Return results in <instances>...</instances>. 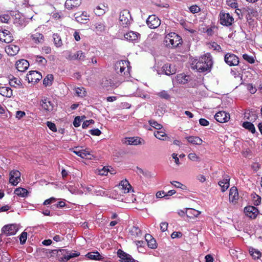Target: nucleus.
<instances>
[{"mask_svg": "<svg viewBox=\"0 0 262 262\" xmlns=\"http://www.w3.org/2000/svg\"><path fill=\"white\" fill-rule=\"evenodd\" d=\"M253 203L255 205H258L261 202V198L256 193L251 194Z\"/></svg>", "mask_w": 262, "mask_h": 262, "instance_id": "obj_49", "label": "nucleus"}, {"mask_svg": "<svg viewBox=\"0 0 262 262\" xmlns=\"http://www.w3.org/2000/svg\"><path fill=\"white\" fill-rule=\"evenodd\" d=\"M163 70L167 75H170L175 74L177 71L174 66L168 64H165L163 67Z\"/></svg>", "mask_w": 262, "mask_h": 262, "instance_id": "obj_28", "label": "nucleus"}, {"mask_svg": "<svg viewBox=\"0 0 262 262\" xmlns=\"http://www.w3.org/2000/svg\"><path fill=\"white\" fill-rule=\"evenodd\" d=\"M224 60L225 62L230 66H235L239 63L238 57L232 53L226 54Z\"/></svg>", "mask_w": 262, "mask_h": 262, "instance_id": "obj_10", "label": "nucleus"}, {"mask_svg": "<svg viewBox=\"0 0 262 262\" xmlns=\"http://www.w3.org/2000/svg\"><path fill=\"white\" fill-rule=\"evenodd\" d=\"M123 144L127 145H138L145 144V141L138 137H126L122 139Z\"/></svg>", "mask_w": 262, "mask_h": 262, "instance_id": "obj_6", "label": "nucleus"}, {"mask_svg": "<svg viewBox=\"0 0 262 262\" xmlns=\"http://www.w3.org/2000/svg\"><path fill=\"white\" fill-rule=\"evenodd\" d=\"M157 95L159 97H160L162 99H165L168 100L170 98V95H169V93L168 92V91H167L163 90V91L159 92L158 93H157Z\"/></svg>", "mask_w": 262, "mask_h": 262, "instance_id": "obj_48", "label": "nucleus"}, {"mask_svg": "<svg viewBox=\"0 0 262 262\" xmlns=\"http://www.w3.org/2000/svg\"><path fill=\"white\" fill-rule=\"evenodd\" d=\"M56 201V199L54 197L50 198L47 200H46L43 202L44 205H47L51 203H54Z\"/></svg>", "mask_w": 262, "mask_h": 262, "instance_id": "obj_64", "label": "nucleus"}, {"mask_svg": "<svg viewBox=\"0 0 262 262\" xmlns=\"http://www.w3.org/2000/svg\"><path fill=\"white\" fill-rule=\"evenodd\" d=\"M244 212L246 216L250 219H255L258 214V209L254 206H249L244 209Z\"/></svg>", "mask_w": 262, "mask_h": 262, "instance_id": "obj_17", "label": "nucleus"}, {"mask_svg": "<svg viewBox=\"0 0 262 262\" xmlns=\"http://www.w3.org/2000/svg\"><path fill=\"white\" fill-rule=\"evenodd\" d=\"M117 255L120 258L121 262H138L137 260H135L131 255L125 253L121 250H118Z\"/></svg>", "mask_w": 262, "mask_h": 262, "instance_id": "obj_18", "label": "nucleus"}, {"mask_svg": "<svg viewBox=\"0 0 262 262\" xmlns=\"http://www.w3.org/2000/svg\"><path fill=\"white\" fill-rule=\"evenodd\" d=\"M94 26L95 31L97 32H102L105 30V26L102 22L96 23Z\"/></svg>", "mask_w": 262, "mask_h": 262, "instance_id": "obj_47", "label": "nucleus"}, {"mask_svg": "<svg viewBox=\"0 0 262 262\" xmlns=\"http://www.w3.org/2000/svg\"><path fill=\"white\" fill-rule=\"evenodd\" d=\"M247 89L249 92L251 94H254L256 93L257 90L256 88L252 84H248L247 85Z\"/></svg>", "mask_w": 262, "mask_h": 262, "instance_id": "obj_62", "label": "nucleus"}, {"mask_svg": "<svg viewBox=\"0 0 262 262\" xmlns=\"http://www.w3.org/2000/svg\"><path fill=\"white\" fill-rule=\"evenodd\" d=\"M145 238L147 243L148 246L151 249H155L157 248L156 242L150 234H146Z\"/></svg>", "mask_w": 262, "mask_h": 262, "instance_id": "obj_33", "label": "nucleus"}, {"mask_svg": "<svg viewBox=\"0 0 262 262\" xmlns=\"http://www.w3.org/2000/svg\"><path fill=\"white\" fill-rule=\"evenodd\" d=\"M10 19V17L8 14H3L0 15V21L2 23H8Z\"/></svg>", "mask_w": 262, "mask_h": 262, "instance_id": "obj_56", "label": "nucleus"}, {"mask_svg": "<svg viewBox=\"0 0 262 262\" xmlns=\"http://www.w3.org/2000/svg\"><path fill=\"white\" fill-rule=\"evenodd\" d=\"M249 252L250 255L253 257V259H258L261 257V253L257 249H254L252 247H250L249 249Z\"/></svg>", "mask_w": 262, "mask_h": 262, "instance_id": "obj_37", "label": "nucleus"}, {"mask_svg": "<svg viewBox=\"0 0 262 262\" xmlns=\"http://www.w3.org/2000/svg\"><path fill=\"white\" fill-rule=\"evenodd\" d=\"M54 251L56 252L57 258L60 261H67L70 259L80 255L79 252L75 251H70L67 249H60Z\"/></svg>", "mask_w": 262, "mask_h": 262, "instance_id": "obj_3", "label": "nucleus"}, {"mask_svg": "<svg viewBox=\"0 0 262 262\" xmlns=\"http://www.w3.org/2000/svg\"><path fill=\"white\" fill-rule=\"evenodd\" d=\"M85 57V54L81 51H78L74 54L72 59L83 60L84 59Z\"/></svg>", "mask_w": 262, "mask_h": 262, "instance_id": "obj_46", "label": "nucleus"}, {"mask_svg": "<svg viewBox=\"0 0 262 262\" xmlns=\"http://www.w3.org/2000/svg\"><path fill=\"white\" fill-rule=\"evenodd\" d=\"M41 108L46 112H51L54 110V104L47 98H43L40 101Z\"/></svg>", "mask_w": 262, "mask_h": 262, "instance_id": "obj_22", "label": "nucleus"}, {"mask_svg": "<svg viewBox=\"0 0 262 262\" xmlns=\"http://www.w3.org/2000/svg\"><path fill=\"white\" fill-rule=\"evenodd\" d=\"M187 141L190 144L200 145L203 143V140L199 137L189 136L186 138Z\"/></svg>", "mask_w": 262, "mask_h": 262, "instance_id": "obj_30", "label": "nucleus"}, {"mask_svg": "<svg viewBox=\"0 0 262 262\" xmlns=\"http://www.w3.org/2000/svg\"><path fill=\"white\" fill-rule=\"evenodd\" d=\"M155 137L160 140H166L167 138V134H166L164 129L156 130L154 133Z\"/></svg>", "mask_w": 262, "mask_h": 262, "instance_id": "obj_34", "label": "nucleus"}, {"mask_svg": "<svg viewBox=\"0 0 262 262\" xmlns=\"http://www.w3.org/2000/svg\"><path fill=\"white\" fill-rule=\"evenodd\" d=\"M26 116V113L21 111H17L15 114V118L18 120L23 118Z\"/></svg>", "mask_w": 262, "mask_h": 262, "instance_id": "obj_61", "label": "nucleus"}, {"mask_svg": "<svg viewBox=\"0 0 262 262\" xmlns=\"http://www.w3.org/2000/svg\"><path fill=\"white\" fill-rule=\"evenodd\" d=\"M201 214V211L195 210L193 208H188L187 216L189 219H194L198 217Z\"/></svg>", "mask_w": 262, "mask_h": 262, "instance_id": "obj_31", "label": "nucleus"}, {"mask_svg": "<svg viewBox=\"0 0 262 262\" xmlns=\"http://www.w3.org/2000/svg\"><path fill=\"white\" fill-rule=\"evenodd\" d=\"M10 257L9 255L7 253H3L0 262H10Z\"/></svg>", "mask_w": 262, "mask_h": 262, "instance_id": "obj_58", "label": "nucleus"}, {"mask_svg": "<svg viewBox=\"0 0 262 262\" xmlns=\"http://www.w3.org/2000/svg\"><path fill=\"white\" fill-rule=\"evenodd\" d=\"M0 94L3 96L10 98L13 94L12 90L8 86H1Z\"/></svg>", "mask_w": 262, "mask_h": 262, "instance_id": "obj_29", "label": "nucleus"}, {"mask_svg": "<svg viewBox=\"0 0 262 262\" xmlns=\"http://www.w3.org/2000/svg\"><path fill=\"white\" fill-rule=\"evenodd\" d=\"M76 96L83 97L86 96V92L83 87H78L74 89Z\"/></svg>", "mask_w": 262, "mask_h": 262, "instance_id": "obj_44", "label": "nucleus"}, {"mask_svg": "<svg viewBox=\"0 0 262 262\" xmlns=\"http://www.w3.org/2000/svg\"><path fill=\"white\" fill-rule=\"evenodd\" d=\"M229 199L230 202L235 204L237 203L238 199V192L237 189L235 187H232L230 189Z\"/></svg>", "mask_w": 262, "mask_h": 262, "instance_id": "obj_21", "label": "nucleus"}, {"mask_svg": "<svg viewBox=\"0 0 262 262\" xmlns=\"http://www.w3.org/2000/svg\"><path fill=\"white\" fill-rule=\"evenodd\" d=\"M124 38L129 41H135L138 40L140 37V34L137 32L133 31H130L124 35Z\"/></svg>", "mask_w": 262, "mask_h": 262, "instance_id": "obj_24", "label": "nucleus"}, {"mask_svg": "<svg viewBox=\"0 0 262 262\" xmlns=\"http://www.w3.org/2000/svg\"><path fill=\"white\" fill-rule=\"evenodd\" d=\"M243 58L250 63H253L255 62V59L252 56L249 55L247 54L243 55Z\"/></svg>", "mask_w": 262, "mask_h": 262, "instance_id": "obj_53", "label": "nucleus"}, {"mask_svg": "<svg viewBox=\"0 0 262 262\" xmlns=\"http://www.w3.org/2000/svg\"><path fill=\"white\" fill-rule=\"evenodd\" d=\"M32 41L35 43H41L44 41L43 35L38 32H35L31 34V36Z\"/></svg>", "mask_w": 262, "mask_h": 262, "instance_id": "obj_27", "label": "nucleus"}, {"mask_svg": "<svg viewBox=\"0 0 262 262\" xmlns=\"http://www.w3.org/2000/svg\"><path fill=\"white\" fill-rule=\"evenodd\" d=\"M214 118L219 122L225 123L230 120V116L229 113L226 112L220 111L215 115Z\"/></svg>", "mask_w": 262, "mask_h": 262, "instance_id": "obj_14", "label": "nucleus"}, {"mask_svg": "<svg viewBox=\"0 0 262 262\" xmlns=\"http://www.w3.org/2000/svg\"><path fill=\"white\" fill-rule=\"evenodd\" d=\"M14 22L16 24H25L24 17L19 14L15 15V19Z\"/></svg>", "mask_w": 262, "mask_h": 262, "instance_id": "obj_51", "label": "nucleus"}, {"mask_svg": "<svg viewBox=\"0 0 262 262\" xmlns=\"http://www.w3.org/2000/svg\"><path fill=\"white\" fill-rule=\"evenodd\" d=\"M81 4V0H66L64 7L68 10H72L78 8Z\"/></svg>", "mask_w": 262, "mask_h": 262, "instance_id": "obj_23", "label": "nucleus"}, {"mask_svg": "<svg viewBox=\"0 0 262 262\" xmlns=\"http://www.w3.org/2000/svg\"><path fill=\"white\" fill-rule=\"evenodd\" d=\"M18 226L16 224H11L5 226L2 228L3 232L7 235H13L16 234L18 230Z\"/></svg>", "mask_w": 262, "mask_h": 262, "instance_id": "obj_12", "label": "nucleus"}, {"mask_svg": "<svg viewBox=\"0 0 262 262\" xmlns=\"http://www.w3.org/2000/svg\"><path fill=\"white\" fill-rule=\"evenodd\" d=\"M75 18L76 20L79 23L85 24L90 19V15L86 11H83L81 13H76L75 14Z\"/></svg>", "mask_w": 262, "mask_h": 262, "instance_id": "obj_15", "label": "nucleus"}, {"mask_svg": "<svg viewBox=\"0 0 262 262\" xmlns=\"http://www.w3.org/2000/svg\"><path fill=\"white\" fill-rule=\"evenodd\" d=\"M190 11L193 13H196L200 11V8L196 5H193L189 8Z\"/></svg>", "mask_w": 262, "mask_h": 262, "instance_id": "obj_63", "label": "nucleus"}, {"mask_svg": "<svg viewBox=\"0 0 262 262\" xmlns=\"http://www.w3.org/2000/svg\"><path fill=\"white\" fill-rule=\"evenodd\" d=\"M108 168L107 167H104L101 169H97V173L101 176H106L108 172Z\"/></svg>", "mask_w": 262, "mask_h": 262, "instance_id": "obj_55", "label": "nucleus"}, {"mask_svg": "<svg viewBox=\"0 0 262 262\" xmlns=\"http://www.w3.org/2000/svg\"><path fill=\"white\" fill-rule=\"evenodd\" d=\"M146 24L149 28L155 29L160 26L161 21L155 15H151L149 16L147 18Z\"/></svg>", "mask_w": 262, "mask_h": 262, "instance_id": "obj_11", "label": "nucleus"}, {"mask_svg": "<svg viewBox=\"0 0 262 262\" xmlns=\"http://www.w3.org/2000/svg\"><path fill=\"white\" fill-rule=\"evenodd\" d=\"M189 77L188 76L184 74H181L178 75L176 77V81L179 83L185 84L189 80Z\"/></svg>", "mask_w": 262, "mask_h": 262, "instance_id": "obj_36", "label": "nucleus"}, {"mask_svg": "<svg viewBox=\"0 0 262 262\" xmlns=\"http://www.w3.org/2000/svg\"><path fill=\"white\" fill-rule=\"evenodd\" d=\"M26 77L29 83L34 84L42 78V75L36 71H31L27 75Z\"/></svg>", "mask_w": 262, "mask_h": 262, "instance_id": "obj_8", "label": "nucleus"}, {"mask_svg": "<svg viewBox=\"0 0 262 262\" xmlns=\"http://www.w3.org/2000/svg\"><path fill=\"white\" fill-rule=\"evenodd\" d=\"M53 79V75L49 74L44 78L43 83L46 86H50L52 84Z\"/></svg>", "mask_w": 262, "mask_h": 262, "instance_id": "obj_45", "label": "nucleus"}, {"mask_svg": "<svg viewBox=\"0 0 262 262\" xmlns=\"http://www.w3.org/2000/svg\"><path fill=\"white\" fill-rule=\"evenodd\" d=\"M19 49V47L18 46L11 44L5 48V51L8 55L13 56L16 55L18 53Z\"/></svg>", "mask_w": 262, "mask_h": 262, "instance_id": "obj_25", "label": "nucleus"}, {"mask_svg": "<svg viewBox=\"0 0 262 262\" xmlns=\"http://www.w3.org/2000/svg\"><path fill=\"white\" fill-rule=\"evenodd\" d=\"M219 185L221 187L222 191L224 192L229 187V180L228 179H224L219 182Z\"/></svg>", "mask_w": 262, "mask_h": 262, "instance_id": "obj_39", "label": "nucleus"}, {"mask_svg": "<svg viewBox=\"0 0 262 262\" xmlns=\"http://www.w3.org/2000/svg\"><path fill=\"white\" fill-rule=\"evenodd\" d=\"M242 126L245 129L248 130L249 132H251L252 134L255 133V128L253 124L251 122L248 121L244 122L242 124Z\"/></svg>", "mask_w": 262, "mask_h": 262, "instance_id": "obj_40", "label": "nucleus"}, {"mask_svg": "<svg viewBox=\"0 0 262 262\" xmlns=\"http://www.w3.org/2000/svg\"><path fill=\"white\" fill-rule=\"evenodd\" d=\"M13 36L7 30H0V40L6 43H10L13 40Z\"/></svg>", "mask_w": 262, "mask_h": 262, "instance_id": "obj_19", "label": "nucleus"}, {"mask_svg": "<svg viewBox=\"0 0 262 262\" xmlns=\"http://www.w3.org/2000/svg\"><path fill=\"white\" fill-rule=\"evenodd\" d=\"M220 23L222 25L229 26L232 25L234 18L229 13L221 12L220 14Z\"/></svg>", "mask_w": 262, "mask_h": 262, "instance_id": "obj_7", "label": "nucleus"}, {"mask_svg": "<svg viewBox=\"0 0 262 262\" xmlns=\"http://www.w3.org/2000/svg\"><path fill=\"white\" fill-rule=\"evenodd\" d=\"M14 193L19 197L26 198L29 194V191L25 188L18 187L14 190Z\"/></svg>", "mask_w": 262, "mask_h": 262, "instance_id": "obj_35", "label": "nucleus"}, {"mask_svg": "<svg viewBox=\"0 0 262 262\" xmlns=\"http://www.w3.org/2000/svg\"><path fill=\"white\" fill-rule=\"evenodd\" d=\"M9 84L14 87L20 86L21 84L20 79L19 78L15 77L12 75L8 76Z\"/></svg>", "mask_w": 262, "mask_h": 262, "instance_id": "obj_32", "label": "nucleus"}, {"mask_svg": "<svg viewBox=\"0 0 262 262\" xmlns=\"http://www.w3.org/2000/svg\"><path fill=\"white\" fill-rule=\"evenodd\" d=\"M15 67L18 71L24 72L28 69L29 63L27 60L20 59L16 62Z\"/></svg>", "mask_w": 262, "mask_h": 262, "instance_id": "obj_20", "label": "nucleus"}, {"mask_svg": "<svg viewBox=\"0 0 262 262\" xmlns=\"http://www.w3.org/2000/svg\"><path fill=\"white\" fill-rule=\"evenodd\" d=\"M213 63L212 58L209 54H206L199 59L194 60L192 62V68L201 72L207 71L212 66Z\"/></svg>", "mask_w": 262, "mask_h": 262, "instance_id": "obj_1", "label": "nucleus"}, {"mask_svg": "<svg viewBox=\"0 0 262 262\" xmlns=\"http://www.w3.org/2000/svg\"><path fill=\"white\" fill-rule=\"evenodd\" d=\"M188 158L192 162H200L201 160L200 157L194 152L189 153L188 155Z\"/></svg>", "mask_w": 262, "mask_h": 262, "instance_id": "obj_43", "label": "nucleus"}, {"mask_svg": "<svg viewBox=\"0 0 262 262\" xmlns=\"http://www.w3.org/2000/svg\"><path fill=\"white\" fill-rule=\"evenodd\" d=\"M85 256L89 259L93 260H100L102 259L101 255L98 252H89L85 255Z\"/></svg>", "mask_w": 262, "mask_h": 262, "instance_id": "obj_38", "label": "nucleus"}, {"mask_svg": "<svg viewBox=\"0 0 262 262\" xmlns=\"http://www.w3.org/2000/svg\"><path fill=\"white\" fill-rule=\"evenodd\" d=\"M149 124L156 128L157 130H160L163 128V126L161 124L158 123L157 122L154 120H150L149 121Z\"/></svg>", "mask_w": 262, "mask_h": 262, "instance_id": "obj_50", "label": "nucleus"}, {"mask_svg": "<svg viewBox=\"0 0 262 262\" xmlns=\"http://www.w3.org/2000/svg\"><path fill=\"white\" fill-rule=\"evenodd\" d=\"M164 42L166 47L173 48L181 45L182 39L181 37L176 33L171 32L165 36Z\"/></svg>", "mask_w": 262, "mask_h": 262, "instance_id": "obj_2", "label": "nucleus"}, {"mask_svg": "<svg viewBox=\"0 0 262 262\" xmlns=\"http://www.w3.org/2000/svg\"><path fill=\"white\" fill-rule=\"evenodd\" d=\"M20 181V172L17 170H13L10 172L9 182L13 186L17 185Z\"/></svg>", "mask_w": 262, "mask_h": 262, "instance_id": "obj_13", "label": "nucleus"}, {"mask_svg": "<svg viewBox=\"0 0 262 262\" xmlns=\"http://www.w3.org/2000/svg\"><path fill=\"white\" fill-rule=\"evenodd\" d=\"M35 58L36 62L39 64L45 65L47 63L46 59L42 56H36Z\"/></svg>", "mask_w": 262, "mask_h": 262, "instance_id": "obj_54", "label": "nucleus"}, {"mask_svg": "<svg viewBox=\"0 0 262 262\" xmlns=\"http://www.w3.org/2000/svg\"><path fill=\"white\" fill-rule=\"evenodd\" d=\"M128 62L125 60H121L116 62L115 64V70L117 73H119L121 75H125L126 72H127L128 69L125 72L126 68L128 66Z\"/></svg>", "mask_w": 262, "mask_h": 262, "instance_id": "obj_16", "label": "nucleus"}, {"mask_svg": "<svg viewBox=\"0 0 262 262\" xmlns=\"http://www.w3.org/2000/svg\"><path fill=\"white\" fill-rule=\"evenodd\" d=\"M131 235L134 237H140L142 236L141 230L137 227H133L130 230Z\"/></svg>", "mask_w": 262, "mask_h": 262, "instance_id": "obj_42", "label": "nucleus"}, {"mask_svg": "<svg viewBox=\"0 0 262 262\" xmlns=\"http://www.w3.org/2000/svg\"><path fill=\"white\" fill-rule=\"evenodd\" d=\"M227 4L232 8H236L238 6L236 0H227Z\"/></svg>", "mask_w": 262, "mask_h": 262, "instance_id": "obj_59", "label": "nucleus"}, {"mask_svg": "<svg viewBox=\"0 0 262 262\" xmlns=\"http://www.w3.org/2000/svg\"><path fill=\"white\" fill-rule=\"evenodd\" d=\"M120 194L129 193L132 190V186L126 179L122 180L117 186Z\"/></svg>", "mask_w": 262, "mask_h": 262, "instance_id": "obj_9", "label": "nucleus"}, {"mask_svg": "<svg viewBox=\"0 0 262 262\" xmlns=\"http://www.w3.org/2000/svg\"><path fill=\"white\" fill-rule=\"evenodd\" d=\"M47 125L48 127L49 128V129H51L53 132H57V128L55 123L50 121H48L47 122Z\"/></svg>", "mask_w": 262, "mask_h": 262, "instance_id": "obj_60", "label": "nucleus"}, {"mask_svg": "<svg viewBox=\"0 0 262 262\" xmlns=\"http://www.w3.org/2000/svg\"><path fill=\"white\" fill-rule=\"evenodd\" d=\"M119 21L120 24L123 27H127L131 24L132 18L128 10H123L120 12Z\"/></svg>", "mask_w": 262, "mask_h": 262, "instance_id": "obj_5", "label": "nucleus"}, {"mask_svg": "<svg viewBox=\"0 0 262 262\" xmlns=\"http://www.w3.org/2000/svg\"><path fill=\"white\" fill-rule=\"evenodd\" d=\"M27 238V233L25 231L23 232L19 236V241L20 244H24L26 242Z\"/></svg>", "mask_w": 262, "mask_h": 262, "instance_id": "obj_57", "label": "nucleus"}, {"mask_svg": "<svg viewBox=\"0 0 262 262\" xmlns=\"http://www.w3.org/2000/svg\"><path fill=\"white\" fill-rule=\"evenodd\" d=\"M70 150L82 159L91 160L94 157L92 151L88 148L82 149L79 147H75Z\"/></svg>", "mask_w": 262, "mask_h": 262, "instance_id": "obj_4", "label": "nucleus"}, {"mask_svg": "<svg viewBox=\"0 0 262 262\" xmlns=\"http://www.w3.org/2000/svg\"><path fill=\"white\" fill-rule=\"evenodd\" d=\"M53 38L54 44L57 48H60L62 46L61 38L58 34H54Z\"/></svg>", "mask_w": 262, "mask_h": 262, "instance_id": "obj_41", "label": "nucleus"}, {"mask_svg": "<svg viewBox=\"0 0 262 262\" xmlns=\"http://www.w3.org/2000/svg\"><path fill=\"white\" fill-rule=\"evenodd\" d=\"M107 10V6L101 4L97 6L94 9V11L97 15L101 16L103 15Z\"/></svg>", "mask_w": 262, "mask_h": 262, "instance_id": "obj_26", "label": "nucleus"}, {"mask_svg": "<svg viewBox=\"0 0 262 262\" xmlns=\"http://www.w3.org/2000/svg\"><path fill=\"white\" fill-rule=\"evenodd\" d=\"M85 118V116H77L76 117L73 122V125L75 127H78L80 125L81 121Z\"/></svg>", "mask_w": 262, "mask_h": 262, "instance_id": "obj_52", "label": "nucleus"}]
</instances>
